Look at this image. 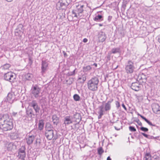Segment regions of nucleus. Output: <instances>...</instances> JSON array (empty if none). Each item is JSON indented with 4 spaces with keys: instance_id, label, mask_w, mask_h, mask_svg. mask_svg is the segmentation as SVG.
Instances as JSON below:
<instances>
[{
    "instance_id": "1",
    "label": "nucleus",
    "mask_w": 160,
    "mask_h": 160,
    "mask_svg": "<svg viewBox=\"0 0 160 160\" xmlns=\"http://www.w3.org/2000/svg\"><path fill=\"white\" fill-rule=\"evenodd\" d=\"M2 119L3 120V122H0V128L3 131H7L12 129V120L8 114H4Z\"/></svg>"
},
{
    "instance_id": "2",
    "label": "nucleus",
    "mask_w": 160,
    "mask_h": 160,
    "mask_svg": "<svg viewBox=\"0 0 160 160\" xmlns=\"http://www.w3.org/2000/svg\"><path fill=\"white\" fill-rule=\"evenodd\" d=\"M99 82L98 77L95 76L92 78L87 82V87L88 89L92 92L98 91Z\"/></svg>"
},
{
    "instance_id": "3",
    "label": "nucleus",
    "mask_w": 160,
    "mask_h": 160,
    "mask_svg": "<svg viewBox=\"0 0 160 160\" xmlns=\"http://www.w3.org/2000/svg\"><path fill=\"white\" fill-rule=\"evenodd\" d=\"M113 101V99H111L105 103L104 107L103 105H101L98 107V112L99 114L98 116L99 119L101 118L102 116L105 114V112L109 111L111 109V103Z\"/></svg>"
},
{
    "instance_id": "4",
    "label": "nucleus",
    "mask_w": 160,
    "mask_h": 160,
    "mask_svg": "<svg viewBox=\"0 0 160 160\" xmlns=\"http://www.w3.org/2000/svg\"><path fill=\"white\" fill-rule=\"evenodd\" d=\"M41 91V88L37 84L32 85L31 89V93L33 96L38 99L40 100L42 96Z\"/></svg>"
},
{
    "instance_id": "5",
    "label": "nucleus",
    "mask_w": 160,
    "mask_h": 160,
    "mask_svg": "<svg viewBox=\"0 0 160 160\" xmlns=\"http://www.w3.org/2000/svg\"><path fill=\"white\" fill-rule=\"evenodd\" d=\"M136 68L134 61L129 60L125 65V69L127 73H132L135 70Z\"/></svg>"
},
{
    "instance_id": "6",
    "label": "nucleus",
    "mask_w": 160,
    "mask_h": 160,
    "mask_svg": "<svg viewBox=\"0 0 160 160\" xmlns=\"http://www.w3.org/2000/svg\"><path fill=\"white\" fill-rule=\"evenodd\" d=\"M84 6L83 5H79L77 6L75 9L72 10V13L74 17L78 18L82 16Z\"/></svg>"
},
{
    "instance_id": "7",
    "label": "nucleus",
    "mask_w": 160,
    "mask_h": 160,
    "mask_svg": "<svg viewBox=\"0 0 160 160\" xmlns=\"http://www.w3.org/2000/svg\"><path fill=\"white\" fill-rule=\"evenodd\" d=\"M16 78L15 74L12 72H9L5 73L4 75V79L7 81L11 83L15 82Z\"/></svg>"
},
{
    "instance_id": "8",
    "label": "nucleus",
    "mask_w": 160,
    "mask_h": 160,
    "mask_svg": "<svg viewBox=\"0 0 160 160\" xmlns=\"http://www.w3.org/2000/svg\"><path fill=\"white\" fill-rule=\"evenodd\" d=\"M29 106L34 110L36 115H38L40 110V108L37 101L35 100H32L29 103Z\"/></svg>"
},
{
    "instance_id": "9",
    "label": "nucleus",
    "mask_w": 160,
    "mask_h": 160,
    "mask_svg": "<svg viewBox=\"0 0 160 160\" xmlns=\"http://www.w3.org/2000/svg\"><path fill=\"white\" fill-rule=\"evenodd\" d=\"M45 135L47 139L49 140H51L53 138V139H56V138L54 136V131L52 129H46Z\"/></svg>"
},
{
    "instance_id": "10",
    "label": "nucleus",
    "mask_w": 160,
    "mask_h": 160,
    "mask_svg": "<svg viewBox=\"0 0 160 160\" xmlns=\"http://www.w3.org/2000/svg\"><path fill=\"white\" fill-rule=\"evenodd\" d=\"M26 117L29 119L31 120L35 117V114L32 108H28L26 109Z\"/></svg>"
},
{
    "instance_id": "11",
    "label": "nucleus",
    "mask_w": 160,
    "mask_h": 160,
    "mask_svg": "<svg viewBox=\"0 0 160 160\" xmlns=\"http://www.w3.org/2000/svg\"><path fill=\"white\" fill-rule=\"evenodd\" d=\"M16 96L14 92H11L8 93L7 96V100L8 102L12 103L15 100Z\"/></svg>"
},
{
    "instance_id": "12",
    "label": "nucleus",
    "mask_w": 160,
    "mask_h": 160,
    "mask_svg": "<svg viewBox=\"0 0 160 160\" xmlns=\"http://www.w3.org/2000/svg\"><path fill=\"white\" fill-rule=\"evenodd\" d=\"M73 122H79L81 120V117L80 114L75 112L73 115L71 116Z\"/></svg>"
},
{
    "instance_id": "13",
    "label": "nucleus",
    "mask_w": 160,
    "mask_h": 160,
    "mask_svg": "<svg viewBox=\"0 0 160 160\" xmlns=\"http://www.w3.org/2000/svg\"><path fill=\"white\" fill-rule=\"evenodd\" d=\"M63 124L65 126L73 123V122L70 116H66L64 118Z\"/></svg>"
},
{
    "instance_id": "14",
    "label": "nucleus",
    "mask_w": 160,
    "mask_h": 160,
    "mask_svg": "<svg viewBox=\"0 0 160 160\" xmlns=\"http://www.w3.org/2000/svg\"><path fill=\"white\" fill-rule=\"evenodd\" d=\"M34 139L35 136L29 134L26 138V143L28 145H31Z\"/></svg>"
},
{
    "instance_id": "15",
    "label": "nucleus",
    "mask_w": 160,
    "mask_h": 160,
    "mask_svg": "<svg viewBox=\"0 0 160 160\" xmlns=\"http://www.w3.org/2000/svg\"><path fill=\"white\" fill-rule=\"evenodd\" d=\"M152 107L153 111L154 113L160 114V106L158 104H153Z\"/></svg>"
},
{
    "instance_id": "16",
    "label": "nucleus",
    "mask_w": 160,
    "mask_h": 160,
    "mask_svg": "<svg viewBox=\"0 0 160 160\" xmlns=\"http://www.w3.org/2000/svg\"><path fill=\"white\" fill-rule=\"evenodd\" d=\"M48 66V62L45 61H42V62L41 72L43 74L46 71Z\"/></svg>"
},
{
    "instance_id": "17",
    "label": "nucleus",
    "mask_w": 160,
    "mask_h": 160,
    "mask_svg": "<svg viewBox=\"0 0 160 160\" xmlns=\"http://www.w3.org/2000/svg\"><path fill=\"white\" fill-rule=\"evenodd\" d=\"M131 88L135 91H138L140 89L141 85L138 82L132 83L131 86Z\"/></svg>"
},
{
    "instance_id": "18",
    "label": "nucleus",
    "mask_w": 160,
    "mask_h": 160,
    "mask_svg": "<svg viewBox=\"0 0 160 160\" xmlns=\"http://www.w3.org/2000/svg\"><path fill=\"white\" fill-rule=\"evenodd\" d=\"M67 6H66L65 4H64V3L60 0L57 4L56 7L57 9L60 10L64 9Z\"/></svg>"
},
{
    "instance_id": "19",
    "label": "nucleus",
    "mask_w": 160,
    "mask_h": 160,
    "mask_svg": "<svg viewBox=\"0 0 160 160\" xmlns=\"http://www.w3.org/2000/svg\"><path fill=\"white\" fill-rule=\"evenodd\" d=\"M98 39L100 42H103L106 38V35L104 32H100L98 34Z\"/></svg>"
},
{
    "instance_id": "20",
    "label": "nucleus",
    "mask_w": 160,
    "mask_h": 160,
    "mask_svg": "<svg viewBox=\"0 0 160 160\" xmlns=\"http://www.w3.org/2000/svg\"><path fill=\"white\" fill-rule=\"evenodd\" d=\"M6 147L7 148L8 151H11L13 149L15 148L16 146L14 144L13 142H10L7 143L6 145Z\"/></svg>"
},
{
    "instance_id": "21",
    "label": "nucleus",
    "mask_w": 160,
    "mask_h": 160,
    "mask_svg": "<svg viewBox=\"0 0 160 160\" xmlns=\"http://www.w3.org/2000/svg\"><path fill=\"white\" fill-rule=\"evenodd\" d=\"M87 77V74L84 73L81 76L78 77V80H81L80 81L81 83H84L86 80V78Z\"/></svg>"
},
{
    "instance_id": "22",
    "label": "nucleus",
    "mask_w": 160,
    "mask_h": 160,
    "mask_svg": "<svg viewBox=\"0 0 160 160\" xmlns=\"http://www.w3.org/2000/svg\"><path fill=\"white\" fill-rule=\"evenodd\" d=\"M111 53L115 54L116 53H120L121 50L120 48L116 47L112 48L110 51Z\"/></svg>"
},
{
    "instance_id": "23",
    "label": "nucleus",
    "mask_w": 160,
    "mask_h": 160,
    "mask_svg": "<svg viewBox=\"0 0 160 160\" xmlns=\"http://www.w3.org/2000/svg\"><path fill=\"white\" fill-rule=\"evenodd\" d=\"M52 122L54 125H57L59 122V118L57 116L54 114L52 116Z\"/></svg>"
},
{
    "instance_id": "24",
    "label": "nucleus",
    "mask_w": 160,
    "mask_h": 160,
    "mask_svg": "<svg viewBox=\"0 0 160 160\" xmlns=\"http://www.w3.org/2000/svg\"><path fill=\"white\" fill-rule=\"evenodd\" d=\"M138 115L140 116L143 120H144L149 125L151 126H156V125L153 124L151 122L148 120L145 117L142 115L140 114H138Z\"/></svg>"
},
{
    "instance_id": "25",
    "label": "nucleus",
    "mask_w": 160,
    "mask_h": 160,
    "mask_svg": "<svg viewBox=\"0 0 160 160\" xmlns=\"http://www.w3.org/2000/svg\"><path fill=\"white\" fill-rule=\"evenodd\" d=\"M92 69V67L90 65L84 66L82 68L83 72H90Z\"/></svg>"
},
{
    "instance_id": "26",
    "label": "nucleus",
    "mask_w": 160,
    "mask_h": 160,
    "mask_svg": "<svg viewBox=\"0 0 160 160\" xmlns=\"http://www.w3.org/2000/svg\"><path fill=\"white\" fill-rule=\"evenodd\" d=\"M44 121L42 119L39 120L38 124V129L40 130H42L43 128L44 125Z\"/></svg>"
},
{
    "instance_id": "27",
    "label": "nucleus",
    "mask_w": 160,
    "mask_h": 160,
    "mask_svg": "<svg viewBox=\"0 0 160 160\" xmlns=\"http://www.w3.org/2000/svg\"><path fill=\"white\" fill-rule=\"evenodd\" d=\"M152 158L151 154L149 153L145 154L143 160H152Z\"/></svg>"
},
{
    "instance_id": "28",
    "label": "nucleus",
    "mask_w": 160,
    "mask_h": 160,
    "mask_svg": "<svg viewBox=\"0 0 160 160\" xmlns=\"http://www.w3.org/2000/svg\"><path fill=\"white\" fill-rule=\"evenodd\" d=\"M93 19L95 21L100 22L103 20V18L102 15H98L94 18Z\"/></svg>"
},
{
    "instance_id": "29",
    "label": "nucleus",
    "mask_w": 160,
    "mask_h": 160,
    "mask_svg": "<svg viewBox=\"0 0 160 160\" xmlns=\"http://www.w3.org/2000/svg\"><path fill=\"white\" fill-rule=\"evenodd\" d=\"M18 155L17 157L19 159H21L22 160H25V158L26 157V153H20L18 152Z\"/></svg>"
},
{
    "instance_id": "30",
    "label": "nucleus",
    "mask_w": 160,
    "mask_h": 160,
    "mask_svg": "<svg viewBox=\"0 0 160 160\" xmlns=\"http://www.w3.org/2000/svg\"><path fill=\"white\" fill-rule=\"evenodd\" d=\"M33 76V75L30 73H27L25 75V78L26 79L29 80H31Z\"/></svg>"
},
{
    "instance_id": "31",
    "label": "nucleus",
    "mask_w": 160,
    "mask_h": 160,
    "mask_svg": "<svg viewBox=\"0 0 160 160\" xmlns=\"http://www.w3.org/2000/svg\"><path fill=\"white\" fill-rule=\"evenodd\" d=\"M26 148L25 146H22L19 149L18 152L20 153H26L25 152Z\"/></svg>"
},
{
    "instance_id": "32",
    "label": "nucleus",
    "mask_w": 160,
    "mask_h": 160,
    "mask_svg": "<svg viewBox=\"0 0 160 160\" xmlns=\"http://www.w3.org/2000/svg\"><path fill=\"white\" fill-rule=\"evenodd\" d=\"M74 100L76 101H78L80 100V97L78 95L75 94L73 96Z\"/></svg>"
},
{
    "instance_id": "33",
    "label": "nucleus",
    "mask_w": 160,
    "mask_h": 160,
    "mask_svg": "<svg viewBox=\"0 0 160 160\" xmlns=\"http://www.w3.org/2000/svg\"><path fill=\"white\" fill-rule=\"evenodd\" d=\"M137 128H138V129H139L142 131L145 132H148V129L146 128H145L143 127H141L139 128V127L137 126Z\"/></svg>"
},
{
    "instance_id": "34",
    "label": "nucleus",
    "mask_w": 160,
    "mask_h": 160,
    "mask_svg": "<svg viewBox=\"0 0 160 160\" xmlns=\"http://www.w3.org/2000/svg\"><path fill=\"white\" fill-rule=\"evenodd\" d=\"M61 1H62L63 3H64V4H65L66 6H67L68 5L71 3L72 2V0H60Z\"/></svg>"
},
{
    "instance_id": "35",
    "label": "nucleus",
    "mask_w": 160,
    "mask_h": 160,
    "mask_svg": "<svg viewBox=\"0 0 160 160\" xmlns=\"http://www.w3.org/2000/svg\"><path fill=\"white\" fill-rule=\"evenodd\" d=\"M10 67V65L9 64H6L3 65L2 67V69L4 70L8 69Z\"/></svg>"
},
{
    "instance_id": "36",
    "label": "nucleus",
    "mask_w": 160,
    "mask_h": 160,
    "mask_svg": "<svg viewBox=\"0 0 160 160\" xmlns=\"http://www.w3.org/2000/svg\"><path fill=\"white\" fill-rule=\"evenodd\" d=\"M98 154L101 155L103 152L104 151L102 147H100L98 149Z\"/></svg>"
},
{
    "instance_id": "37",
    "label": "nucleus",
    "mask_w": 160,
    "mask_h": 160,
    "mask_svg": "<svg viewBox=\"0 0 160 160\" xmlns=\"http://www.w3.org/2000/svg\"><path fill=\"white\" fill-rule=\"evenodd\" d=\"M76 68H75L73 71L70 72L68 73V75L69 76H72L75 75V71Z\"/></svg>"
},
{
    "instance_id": "38",
    "label": "nucleus",
    "mask_w": 160,
    "mask_h": 160,
    "mask_svg": "<svg viewBox=\"0 0 160 160\" xmlns=\"http://www.w3.org/2000/svg\"><path fill=\"white\" fill-rule=\"evenodd\" d=\"M129 128V130L131 132H135L136 131V128L133 126H130Z\"/></svg>"
},
{
    "instance_id": "39",
    "label": "nucleus",
    "mask_w": 160,
    "mask_h": 160,
    "mask_svg": "<svg viewBox=\"0 0 160 160\" xmlns=\"http://www.w3.org/2000/svg\"><path fill=\"white\" fill-rule=\"evenodd\" d=\"M115 104L117 109H119V108L120 107V104L119 102L118 101H116Z\"/></svg>"
},
{
    "instance_id": "40",
    "label": "nucleus",
    "mask_w": 160,
    "mask_h": 160,
    "mask_svg": "<svg viewBox=\"0 0 160 160\" xmlns=\"http://www.w3.org/2000/svg\"><path fill=\"white\" fill-rule=\"evenodd\" d=\"M135 121L136 122L138 123V124L139 125L141 126H142V122L140 121L138 119L136 120Z\"/></svg>"
},
{
    "instance_id": "41",
    "label": "nucleus",
    "mask_w": 160,
    "mask_h": 160,
    "mask_svg": "<svg viewBox=\"0 0 160 160\" xmlns=\"http://www.w3.org/2000/svg\"><path fill=\"white\" fill-rule=\"evenodd\" d=\"M141 134L145 138H148L149 135H148V134H147L144 133H143V132H141Z\"/></svg>"
},
{
    "instance_id": "42",
    "label": "nucleus",
    "mask_w": 160,
    "mask_h": 160,
    "mask_svg": "<svg viewBox=\"0 0 160 160\" xmlns=\"http://www.w3.org/2000/svg\"><path fill=\"white\" fill-rule=\"evenodd\" d=\"M112 18V16H109L108 17V20L109 22H110Z\"/></svg>"
},
{
    "instance_id": "43",
    "label": "nucleus",
    "mask_w": 160,
    "mask_h": 160,
    "mask_svg": "<svg viewBox=\"0 0 160 160\" xmlns=\"http://www.w3.org/2000/svg\"><path fill=\"white\" fill-rule=\"evenodd\" d=\"M110 55L108 54L107 56V61L110 60Z\"/></svg>"
},
{
    "instance_id": "44",
    "label": "nucleus",
    "mask_w": 160,
    "mask_h": 160,
    "mask_svg": "<svg viewBox=\"0 0 160 160\" xmlns=\"http://www.w3.org/2000/svg\"><path fill=\"white\" fill-rule=\"evenodd\" d=\"M148 139H155V137H154L153 136L149 135L148 138Z\"/></svg>"
},
{
    "instance_id": "45",
    "label": "nucleus",
    "mask_w": 160,
    "mask_h": 160,
    "mask_svg": "<svg viewBox=\"0 0 160 160\" xmlns=\"http://www.w3.org/2000/svg\"><path fill=\"white\" fill-rule=\"evenodd\" d=\"M122 106L126 111L127 110V109L124 103L122 104Z\"/></svg>"
},
{
    "instance_id": "46",
    "label": "nucleus",
    "mask_w": 160,
    "mask_h": 160,
    "mask_svg": "<svg viewBox=\"0 0 160 160\" xmlns=\"http://www.w3.org/2000/svg\"><path fill=\"white\" fill-rule=\"evenodd\" d=\"M83 41L84 42H87L88 41V39L86 38H85L83 39Z\"/></svg>"
},
{
    "instance_id": "47",
    "label": "nucleus",
    "mask_w": 160,
    "mask_h": 160,
    "mask_svg": "<svg viewBox=\"0 0 160 160\" xmlns=\"http://www.w3.org/2000/svg\"><path fill=\"white\" fill-rule=\"evenodd\" d=\"M63 53L64 57H66L67 56V54L65 51H63Z\"/></svg>"
},
{
    "instance_id": "48",
    "label": "nucleus",
    "mask_w": 160,
    "mask_h": 160,
    "mask_svg": "<svg viewBox=\"0 0 160 160\" xmlns=\"http://www.w3.org/2000/svg\"><path fill=\"white\" fill-rule=\"evenodd\" d=\"M155 139L160 140V136L159 137H155Z\"/></svg>"
},
{
    "instance_id": "49",
    "label": "nucleus",
    "mask_w": 160,
    "mask_h": 160,
    "mask_svg": "<svg viewBox=\"0 0 160 160\" xmlns=\"http://www.w3.org/2000/svg\"><path fill=\"white\" fill-rule=\"evenodd\" d=\"M114 128H115L116 130H120V128H118L117 127H116V126H115L114 127Z\"/></svg>"
},
{
    "instance_id": "50",
    "label": "nucleus",
    "mask_w": 160,
    "mask_h": 160,
    "mask_svg": "<svg viewBox=\"0 0 160 160\" xmlns=\"http://www.w3.org/2000/svg\"><path fill=\"white\" fill-rule=\"evenodd\" d=\"M17 112H13L12 114L14 116H15L17 114Z\"/></svg>"
},
{
    "instance_id": "51",
    "label": "nucleus",
    "mask_w": 160,
    "mask_h": 160,
    "mask_svg": "<svg viewBox=\"0 0 160 160\" xmlns=\"http://www.w3.org/2000/svg\"><path fill=\"white\" fill-rule=\"evenodd\" d=\"M107 160H111V159L109 156H108L107 158Z\"/></svg>"
},
{
    "instance_id": "52",
    "label": "nucleus",
    "mask_w": 160,
    "mask_h": 160,
    "mask_svg": "<svg viewBox=\"0 0 160 160\" xmlns=\"http://www.w3.org/2000/svg\"><path fill=\"white\" fill-rule=\"evenodd\" d=\"M93 65L95 66V67H97V64L96 63H94L93 64Z\"/></svg>"
},
{
    "instance_id": "53",
    "label": "nucleus",
    "mask_w": 160,
    "mask_h": 160,
    "mask_svg": "<svg viewBox=\"0 0 160 160\" xmlns=\"http://www.w3.org/2000/svg\"><path fill=\"white\" fill-rule=\"evenodd\" d=\"M158 41L160 43V36L158 37Z\"/></svg>"
},
{
    "instance_id": "54",
    "label": "nucleus",
    "mask_w": 160,
    "mask_h": 160,
    "mask_svg": "<svg viewBox=\"0 0 160 160\" xmlns=\"http://www.w3.org/2000/svg\"><path fill=\"white\" fill-rule=\"evenodd\" d=\"M6 0L8 2H11L12 1V0Z\"/></svg>"
},
{
    "instance_id": "55",
    "label": "nucleus",
    "mask_w": 160,
    "mask_h": 160,
    "mask_svg": "<svg viewBox=\"0 0 160 160\" xmlns=\"http://www.w3.org/2000/svg\"><path fill=\"white\" fill-rule=\"evenodd\" d=\"M144 80H145L146 79V78H144Z\"/></svg>"
},
{
    "instance_id": "56",
    "label": "nucleus",
    "mask_w": 160,
    "mask_h": 160,
    "mask_svg": "<svg viewBox=\"0 0 160 160\" xmlns=\"http://www.w3.org/2000/svg\"><path fill=\"white\" fill-rule=\"evenodd\" d=\"M100 26H102V25L101 24H100Z\"/></svg>"
},
{
    "instance_id": "57",
    "label": "nucleus",
    "mask_w": 160,
    "mask_h": 160,
    "mask_svg": "<svg viewBox=\"0 0 160 160\" xmlns=\"http://www.w3.org/2000/svg\"><path fill=\"white\" fill-rule=\"evenodd\" d=\"M15 32L16 33L15 34H16V31Z\"/></svg>"
}]
</instances>
